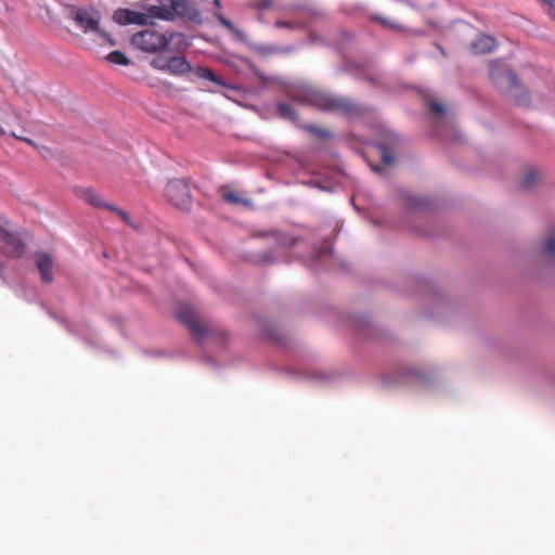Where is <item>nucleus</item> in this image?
Instances as JSON below:
<instances>
[{
    "label": "nucleus",
    "mask_w": 555,
    "mask_h": 555,
    "mask_svg": "<svg viewBox=\"0 0 555 555\" xmlns=\"http://www.w3.org/2000/svg\"><path fill=\"white\" fill-rule=\"evenodd\" d=\"M490 78L499 92L511 98L517 106L526 108L531 106L530 93L505 63L500 61L492 62L490 65Z\"/></svg>",
    "instance_id": "f257e3e1"
},
{
    "label": "nucleus",
    "mask_w": 555,
    "mask_h": 555,
    "mask_svg": "<svg viewBox=\"0 0 555 555\" xmlns=\"http://www.w3.org/2000/svg\"><path fill=\"white\" fill-rule=\"evenodd\" d=\"M296 100L321 111L341 112L347 116L358 115L361 111L356 103L341 98L331 96L330 94L317 89H307L302 91L300 94L296 95Z\"/></svg>",
    "instance_id": "f03ea898"
},
{
    "label": "nucleus",
    "mask_w": 555,
    "mask_h": 555,
    "mask_svg": "<svg viewBox=\"0 0 555 555\" xmlns=\"http://www.w3.org/2000/svg\"><path fill=\"white\" fill-rule=\"evenodd\" d=\"M157 4L147 8L149 15L163 21L180 17L193 24H201L199 11L186 0H157Z\"/></svg>",
    "instance_id": "7ed1b4c3"
},
{
    "label": "nucleus",
    "mask_w": 555,
    "mask_h": 555,
    "mask_svg": "<svg viewBox=\"0 0 555 555\" xmlns=\"http://www.w3.org/2000/svg\"><path fill=\"white\" fill-rule=\"evenodd\" d=\"M175 36L176 34L173 33H160L156 29H144L132 36L131 43L143 52L157 53L166 50Z\"/></svg>",
    "instance_id": "20e7f679"
},
{
    "label": "nucleus",
    "mask_w": 555,
    "mask_h": 555,
    "mask_svg": "<svg viewBox=\"0 0 555 555\" xmlns=\"http://www.w3.org/2000/svg\"><path fill=\"white\" fill-rule=\"evenodd\" d=\"M70 17L83 33L95 31L101 37L107 39L112 46L115 44V42L108 38L107 34L99 28V12L90 9L78 8L72 11Z\"/></svg>",
    "instance_id": "39448f33"
},
{
    "label": "nucleus",
    "mask_w": 555,
    "mask_h": 555,
    "mask_svg": "<svg viewBox=\"0 0 555 555\" xmlns=\"http://www.w3.org/2000/svg\"><path fill=\"white\" fill-rule=\"evenodd\" d=\"M167 199L179 209H188L191 205V192L182 179L170 180L165 189Z\"/></svg>",
    "instance_id": "423d86ee"
},
{
    "label": "nucleus",
    "mask_w": 555,
    "mask_h": 555,
    "mask_svg": "<svg viewBox=\"0 0 555 555\" xmlns=\"http://www.w3.org/2000/svg\"><path fill=\"white\" fill-rule=\"evenodd\" d=\"M177 317L194 337L199 338L206 334V326L198 320L197 313L192 307L188 305L178 306Z\"/></svg>",
    "instance_id": "0eeeda50"
},
{
    "label": "nucleus",
    "mask_w": 555,
    "mask_h": 555,
    "mask_svg": "<svg viewBox=\"0 0 555 555\" xmlns=\"http://www.w3.org/2000/svg\"><path fill=\"white\" fill-rule=\"evenodd\" d=\"M0 112L2 113L0 115V134H10L13 138L26 142L31 146L36 145L31 139L25 138L14 130V126L20 125V116L15 112L9 113L2 108H0Z\"/></svg>",
    "instance_id": "6e6552de"
},
{
    "label": "nucleus",
    "mask_w": 555,
    "mask_h": 555,
    "mask_svg": "<svg viewBox=\"0 0 555 555\" xmlns=\"http://www.w3.org/2000/svg\"><path fill=\"white\" fill-rule=\"evenodd\" d=\"M0 241L3 244V254L11 258H20L26 251L25 244L14 234L5 229L0 234Z\"/></svg>",
    "instance_id": "1a4fd4ad"
},
{
    "label": "nucleus",
    "mask_w": 555,
    "mask_h": 555,
    "mask_svg": "<svg viewBox=\"0 0 555 555\" xmlns=\"http://www.w3.org/2000/svg\"><path fill=\"white\" fill-rule=\"evenodd\" d=\"M149 17H151L149 13L144 14L129 9H119L114 13V21L121 25H145L147 24Z\"/></svg>",
    "instance_id": "9d476101"
},
{
    "label": "nucleus",
    "mask_w": 555,
    "mask_h": 555,
    "mask_svg": "<svg viewBox=\"0 0 555 555\" xmlns=\"http://www.w3.org/2000/svg\"><path fill=\"white\" fill-rule=\"evenodd\" d=\"M36 264L44 283L53 282V259L47 253L36 254Z\"/></svg>",
    "instance_id": "9b49d317"
},
{
    "label": "nucleus",
    "mask_w": 555,
    "mask_h": 555,
    "mask_svg": "<svg viewBox=\"0 0 555 555\" xmlns=\"http://www.w3.org/2000/svg\"><path fill=\"white\" fill-rule=\"evenodd\" d=\"M167 74L182 76L192 70L190 62L184 56H172L166 63Z\"/></svg>",
    "instance_id": "f8f14e48"
},
{
    "label": "nucleus",
    "mask_w": 555,
    "mask_h": 555,
    "mask_svg": "<svg viewBox=\"0 0 555 555\" xmlns=\"http://www.w3.org/2000/svg\"><path fill=\"white\" fill-rule=\"evenodd\" d=\"M495 39L491 36L481 35L470 44V50L474 54L491 53L495 49Z\"/></svg>",
    "instance_id": "ddd939ff"
},
{
    "label": "nucleus",
    "mask_w": 555,
    "mask_h": 555,
    "mask_svg": "<svg viewBox=\"0 0 555 555\" xmlns=\"http://www.w3.org/2000/svg\"><path fill=\"white\" fill-rule=\"evenodd\" d=\"M79 195L85 202L93 207L115 209V206L106 203L94 190L90 188L81 189Z\"/></svg>",
    "instance_id": "4468645a"
},
{
    "label": "nucleus",
    "mask_w": 555,
    "mask_h": 555,
    "mask_svg": "<svg viewBox=\"0 0 555 555\" xmlns=\"http://www.w3.org/2000/svg\"><path fill=\"white\" fill-rule=\"evenodd\" d=\"M278 115L283 118L292 121L296 126H300L298 115L296 114L292 104L286 102H279L276 105Z\"/></svg>",
    "instance_id": "2eb2a0df"
},
{
    "label": "nucleus",
    "mask_w": 555,
    "mask_h": 555,
    "mask_svg": "<svg viewBox=\"0 0 555 555\" xmlns=\"http://www.w3.org/2000/svg\"><path fill=\"white\" fill-rule=\"evenodd\" d=\"M195 74L199 78L207 79V80L215 82L222 87H227V83L219 76H217L211 69H209L207 67H201V66L197 67L195 69Z\"/></svg>",
    "instance_id": "dca6fc26"
},
{
    "label": "nucleus",
    "mask_w": 555,
    "mask_h": 555,
    "mask_svg": "<svg viewBox=\"0 0 555 555\" xmlns=\"http://www.w3.org/2000/svg\"><path fill=\"white\" fill-rule=\"evenodd\" d=\"M195 74L199 78L207 79V80L215 82L222 87H227V83L219 76H217L211 69H209L207 67H201V66L197 67L195 69Z\"/></svg>",
    "instance_id": "f3484780"
},
{
    "label": "nucleus",
    "mask_w": 555,
    "mask_h": 555,
    "mask_svg": "<svg viewBox=\"0 0 555 555\" xmlns=\"http://www.w3.org/2000/svg\"><path fill=\"white\" fill-rule=\"evenodd\" d=\"M542 251L544 257L548 259L555 258V231H551L543 244Z\"/></svg>",
    "instance_id": "a211bd4d"
},
{
    "label": "nucleus",
    "mask_w": 555,
    "mask_h": 555,
    "mask_svg": "<svg viewBox=\"0 0 555 555\" xmlns=\"http://www.w3.org/2000/svg\"><path fill=\"white\" fill-rule=\"evenodd\" d=\"M538 180V172L534 170H528L521 178L519 185L524 190L531 189Z\"/></svg>",
    "instance_id": "6ab92c4d"
},
{
    "label": "nucleus",
    "mask_w": 555,
    "mask_h": 555,
    "mask_svg": "<svg viewBox=\"0 0 555 555\" xmlns=\"http://www.w3.org/2000/svg\"><path fill=\"white\" fill-rule=\"evenodd\" d=\"M106 60L109 63L116 64V65H124L127 66L129 64V59L119 50L112 51L107 56Z\"/></svg>",
    "instance_id": "aec40b11"
},
{
    "label": "nucleus",
    "mask_w": 555,
    "mask_h": 555,
    "mask_svg": "<svg viewBox=\"0 0 555 555\" xmlns=\"http://www.w3.org/2000/svg\"><path fill=\"white\" fill-rule=\"evenodd\" d=\"M299 127H301V125ZM302 128L306 131H308L321 139H327L331 137V132L328 130L318 127L315 125H302Z\"/></svg>",
    "instance_id": "412c9836"
},
{
    "label": "nucleus",
    "mask_w": 555,
    "mask_h": 555,
    "mask_svg": "<svg viewBox=\"0 0 555 555\" xmlns=\"http://www.w3.org/2000/svg\"><path fill=\"white\" fill-rule=\"evenodd\" d=\"M222 198L231 204H241L243 203V199L234 192L229 189L223 190L222 192Z\"/></svg>",
    "instance_id": "4be33fe9"
},
{
    "label": "nucleus",
    "mask_w": 555,
    "mask_h": 555,
    "mask_svg": "<svg viewBox=\"0 0 555 555\" xmlns=\"http://www.w3.org/2000/svg\"><path fill=\"white\" fill-rule=\"evenodd\" d=\"M379 150H380L382 160L385 164H392L395 162L393 154L390 152V150L386 145H380Z\"/></svg>",
    "instance_id": "5701e85b"
},
{
    "label": "nucleus",
    "mask_w": 555,
    "mask_h": 555,
    "mask_svg": "<svg viewBox=\"0 0 555 555\" xmlns=\"http://www.w3.org/2000/svg\"><path fill=\"white\" fill-rule=\"evenodd\" d=\"M542 5L544 7V10L546 11L547 15L555 21V0H539Z\"/></svg>",
    "instance_id": "b1692460"
},
{
    "label": "nucleus",
    "mask_w": 555,
    "mask_h": 555,
    "mask_svg": "<svg viewBox=\"0 0 555 555\" xmlns=\"http://www.w3.org/2000/svg\"><path fill=\"white\" fill-rule=\"evenodd\" d=\"M215 16L219 21V23L222 26H224L227 29H229L230 31L235 33V34L238 33L237 29L235 28V26L228 18H225L224 16H222L219 13H216Z\"/></svg>",
    "instance_id": "393cba45"
},
{
    "label": "nucleus",
    "mask_w": 555,
    "mask_h": 555,
    "mask_svg": "<svg viewBox=\"0 0 555 555\" xmlns=\"http://www.w3.org/2000/svg\"><path fill=\"white\" fill-rule=\"evenodd\" d=\"M428 107H429V109H430L433 113H435V114H437V115H442V114H444V111H446V109H444V106H443L441 103H439V102H435V101H431V102L429 103Z\"/></svg>",
    "instance_id": "a878e982"
},
{
    "label": "nucleus",
    "mask_w": 555,
    "mask_h": 555,
    "mask_svg": "<svg viewBox=\"0 0 555 555\" xmlns=\"http://www.w3.org/2000/svg\"><path fill=\"white\" fill-rule=\"evenodd\" d=\"M166 63H167V60H163V59H155V60H153V62H152V66H153L155 69H158V70L164 72V73H166V74H167Z\"/></svg>",
    "instance_id": "bb28decb"
},
{
    "label": "nucleus",
    "mask_w": 555,
    "mask_h": 555,
    "mask_svg": "<svg viewBox=\"0 0 555 555\" xmlns=\"http://www.w3.org/2000/svg\"><path fill=\"white\" fill-rule=\"evenodd\" d=\"M374 20L379 22L385 27H389V28H393V29H399L400 28L397 24H393L392 22H390L387 18L374 17Z\"/></svg>",
    "instance_id": "cd10ccee"
},
{
    "label": "nucleus",
    "mask_w": 555,
    "mask_h": 555,
    "mask_svg": "<svg viewBox=\"0 0 555 555\" xmlns=\"http://www.w3.org/2000/svg\"><path fill=\"white\" fill-rule=\"evenodd\" d=\"M109 210H111V211H115L116 214H118V215H119V217H120V218H121L126 223H130V220H129V219H130V217H129V215H128L126 211H124V210H121V209H118L117 207H115V209H109Z\"/></svg>",
    "instance_id": "c85d7f7f"
},
{
    "label": "nucleus",
    "mask_w": 555,
    "mask_h": 555,
    "mask_svg": "<svg viewBox=\"0 0 555 555\" xmlns=\"http://www.w3.org/2000/svg\"><path fill=\"white\" fill-rule=\"evenodd\" d=\"M275 26L278 28H292L294 26V24L292 22H286V21H276Z\"/></svg>",
    "instance_id": "c756f323"
},
{
    "label": "nucleus",
    "mask_w": 555,
    "mask_h": 555,
    "mask_svg": "<svg viewBox=\"0 0 555 555\" xmlns=\"http://www.w3.org/2000/svg\"><path fill=\"white\" fill-rule=\"evenodd\" d=\"M325 254H331V250L330 249H327V250H319L317 253L315 257L319 259V258H321Z\"/></svg>",
    "instance_id": "7c9ffc66"
},
{
    "label": "nucleus",
    "mask_w": 555,
    "mask_h": 555,
    "mask_svg": "<svg viewBox=\"0 0 555 555\" xmlns=\"http://www.w3.org/2000/svg\"><path fill=\"white\" fill-rule=\"evenodd\" d=\"M263 260H264L266 262H270V261H272L268 256H264V257H263Z\"/></svg>",
    "instance_id": "2f4dec72"
},
{
    "label": "nucleus",
    "mask_w": 555,
    "mask_h": 555,
    "mask_svg": "<svg viewBox=\"0 0 555 555\" xmlns=\"http://www.w3.org/2000/svg\"><path fill=\"white\" fill-rule=\"evenodd\" d=\"M215 5L220 7V0H214Z\"/></svg>",
    "instance_id": "473e14b6"
},
{
    "label": "nucleus",
    "mask_w": 555,
    "mask_h": 555,
    "mask_svg": "<svg viewBox=\"0 0 555 555\" xmlns=\"http://www.w3.org/2000/svg\"><path fill=\"white\" fill-rule=\"evenodd\" d=\"M292 51V48L291 47H287L284 49V52H291Z\"/></svg>",
    "instance_id": "72a5a7b5"
},
{
    "label": "nucleus",
    "mask_w": 555,
    "mask_h": 555,
    "mask_svg": "<svg viewBox=\"0 0 555 555\" xmlns=\"http://www.w3.org/2000/svg\"><path fill=\"white\" fill-rule=\"evenodd\" d=\"M3 230H4V229L0 225V234L2 233V231H3Z\"/></svg>",
    "instance_id": "f704fd0d"
},
{
    "label": "nucleus",
    "mask_w": 555,
    "mask_h": 555,
    "mask_svg": "<svg viewBox=\"0 0 555 555\" xmlns=\"http://www.w3.org/2000/svg\"><path fill=\"white\" fill-rule=\"evenodd\" d=\"M2 267H3V266H2V262L0 261V271L2 270Z\"/></svg>",
    "instance_id": "c9c22d12"
}]
</instances>
